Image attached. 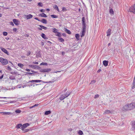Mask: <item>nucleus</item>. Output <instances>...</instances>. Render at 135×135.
<instances>
[{"mask_svg":"<svg viewBox=\"0 0 135 135\" xmlns=\"http://www.w3.org/2000/svg\"><path fill=\"white\" fill-rule=\"evenodd\" d=\"M82 31L81 37H82L84 36L85 30L86 28V25L85 23V20L84 17H83L82 20Z\"/></svg>","mask_w":135,"mask_h":135,"instance_id":"obj_1","label":"nucleus"},{"mask_svg":"<svg viewBox=\"0 0 135 135\" xmlns=\"http://www.w3.org/2000/svg\"><path fill=\"white\" fill-rule=\"evenodd\" d=\"M56 80H54V81H50L49 82H45V81H42V80H31V81H32L31 82H32V83H38V82H42V83H51L54 82V81H55Z\"/></svg>","mask_w":135,"mask_h":135,"instance_id":"obj_2","label":"nucleus"},{"mask_svg":"<svg viewBox=\"0 0 135 135\" xmlns=\"http://www.w3.org/2000/svg\"><path fill=\"white\" fill-rule=\"evenodd\" d=\"M0 62L3 65H6L8 63L7 60L2 57H0Z\"/></svg>","mask_w":135,"mask_h":135,"instance_id":"obj_3","label":"nucleus"},{"mask_svg":"<svg viewBox=\"0 0 135 135\" xmlns=\"http://www.w3.org/2000/svg\"><path fill=\"white\" fill-rule=\"evenodd\" d=\"M130 106L129 104H127L123 107L122 109L123 111L131 110V109Z\"/></svg>","mask_w":135,"mask_h":135,"instance_id":"obj_4","label":"nucleus"},{"mask_svg":"<svg viewBox=\"0 0 135 135\" xmlns=\"http://www.w3.org/2000/svg\"><path fill=\"white\" fill-rule=\"evenodd\" d=\"M31 80H30L26 84H25L23 85H22V87L23 88L27 86L31 87L32 86L31 83H32L31 82Z\"/></svg>","mask_w":135,"mask_h":135,"instance_id":"obj_5","label":"nucleus"},{"mask_svg":"<svg viewBox=\"0 0 135 135\" xmlns=\"http://www.w3.org/2000/svg\"><path fill=\"white\" fill-rule=\"evenodd\" d=\"M29 66L34 69H37L40 70L41 69V67L36 65H29Z\"/></svg>","mask_w":135,"mask_h":135,"instance_id":"obj_6","label":"nucleus"},{"mask_svg":"<svg viewBox=\"0 0 135 135\" xmlns=\"http://www.w3.org/2000/svg\"><path fill=\"white\" fill-rule=\"evenodd\" d=\"M51 69H41L40 71L41 73L48 72L51 71Z\"/></svg>","mask_w":135,"mask_h":135,"instance_id":"obj_7","label":"nucleus"},{"mask_svg":"<svg viewBox=\"0 0 135 135\" xmlns=\"http://www.w3.org/2000/svg\"><path fill=\"white\" fill-rule=\"evenodd\" d=\"M30 125V124L28 123H25L22 125V126L21 127V128L22 131H23L25 128Z\"/></svg>","mask_w":135,"mask_h":135,"instance_id":"obj_8","label":"nucleus"},{"mask_svg":"<svg viewBox=\"0 0 135 135\" xmlns=\"http://www.w3.org/2000/svg\"><path fill=\"white\" fill-rule=\"evenodd\" d=\"M0 49L3 52H4L6 54L8 55H9V53L6 49L2 47H1Z\"/></svg>","mask_w":135,"mask_h":135,"instance_id":"obj_9","label":"nucleus"},{"mask_svg":"<svg viewBox=\"0 0 135 135\" xmlns=\"http://www.w3.org/2000/svg\"><path fill=\"white\" fill-rule=\"evenodd\" d=\"M13 21L14 23L16 26H18L20 24L19 21L16 19H13Z\"/></svg>","mask_w":135,"mask_h":135,"instance_id":"obj_10","label":"nucleus"},{"mask_svg":"<svg viewBox=\"0 0 135 135\" xmlns=\"http://www.w3.org/2000/svg\"><path fill=\"white\" fill-rule=\"evenodd\" d=\"M39 26L40 27H38V29L42 31V29H43L45 30H47V28L43 26L42 25H40Z\"/></svg>","mask_w":135,"mask_h":135,"instance_id":"obj_11","label":"nucleus"},{"mask_svg":"<svg viewBox=\"0 0 135 135\" xmlns=\"http://www.w3.org/2000/svg\"><path fill=\"white\" fill-rule=\"evenodd\" d=\"M112 31V30L110 28H109L107 32V36H109L111 34V32Z\"/></svg>","mask_w":135,"mask_h":135,"instance_id":"obj_12","label":"nucleus"},{"mask_svg":"<svg viewBox=\"0 0 135 135\" xmlns=\"http://www.w3.org/2000/svg\"><path fill=\"white\" fill-rule=\"evenodd\" d=\"M129 104L130 105V107H131V109H132L135 108V102H133L130 103Z\"/></svg>","mask_w":135,"mask_h":135,"instance_id":"obj_13","label":"nucleus"},{"mask_svg":"<svg viewBox=\"0 0 135 135\" xmlns=\"http://www.w3.org/2000/svg\"><path fill=\"white\" fill-rule=\"evenodd\" d=\"M25 16L26 17V19L28 20L32 18L33 17V15L30 14L28 15H25Z\"/></svg>","mask_w":135,"mask_h":135,"instance_id":"obj_14","label":"nucleus"},{"mask_svg":"<svg viewBox=\"0 0 135 135\" xmlns=\"http://www.w3.org/2000/svg\"><path fill=\"white\" fill-rule=\"evenodd\" d=\"M108 61L107 60H104L103 61V64L105 66H107L108 64Z\"/></svg>","mask_w":135,"mask_h":135,"instance_id":"obj_15","label":"nucleus"},{"mask_svg":"<svg viewBox=\"0 0 135 135\" xmlns=\"http://www.w3.org/2000/svg\"><path fill=\"white\" fill-rule=\"evenodd\" d=\"M40 22L43 23L45 24H46L47 23V20L45 19H42L41 20H40Z\"/></svg>","mask_w":135,"mask_h":135,"instance_id":"obj_16","label":"nucleus"},{"mask_svg":"<svg viewBox=\"0 0 135 135\" xmlns=\"http://www.w3.org/2000/svg\"><path fill=\"white\" fill-rule=\"evenodd\" d=\"M41 36L44 39L47 40L48 39V37H46L44 33H42L41 35Z\"/></svg>","mask_w":135,"mask_h":135,"instance_id":"obj_17","label":"nucleus"},{"mask_svg":"<svg viewBox=\"0 0 135 135\" xmlns=\"http://www.w3.org/2000/svg\"><path fill=\"white\" fill-rule=\"evenodd\" d=\"M1 113H3V115H8L11 114V112H0Z\"/></svg>","mask_w":135,"mask_h":135,"instance_id":"obj_18","label":"nucleus"},{"mask_svg":"<svg viewBox=\"0 0 135 135\" xmlns=\"http://www.w3.org/2000/svg\"><path fill=\"white\" fill-rule=\"evenodd\" d=\"M66 98L64 94H62L60 96L59 99L61 100H62Z\"/></svg>","mask_w":135,"mask_h":135,"instance_id":"obj_19","label":"nucleus"},{"mask_svg":"<svg viewBox=\"0 0 135 135\" xmlns=\"http://www.w3.org/2000/svg\"><path fill=\"white\" fill-rule=\"evenodd\" d=\"M70 92L68 91H67L65 94H64V95H65V96L66 98L68 97L70 94Z\"/></svg>","mask_w":135,"mask_h":135,"instance_id":"obj_20","label":"nucleus"},{"mask_svg":"<svg viewBox=\"0 0 135 135\" xmlns=\"http://www.w3.org/2000/svg\"><path fill=\"white\" fill-rule=\"evenodd\" d=\"M53 7L54 9L57 10L58 12H59V11L58 7L56 5L54 4L53 6Z\"/></svg>","mask_w":135,"mask_h":135,"instance_id":"obj_21","label":"nucleus"},{"mask_svg":"<svg viewBox=\"0 0 135 135\" xmlns=\"http://www.w3.org/2000/svg\"><path fill=\"white\" fill-rule=\"evenodd\" d=\"M132 129L135 130V121L132 122Z\"/></svg>","mask_w":135,"mask_h":135,"instance_id":"obj_22","label":"nucleus"},{"mask_svg":"<svg viewBox=\"0 0 135 135\" xmlns=\"http://www.w3.org/2000/svg\"><path fill=\"white\" fill-rule=\"evenodd\" d=\"M36 55L37 57H41V55L40 51H38L36 53Z\"/></svg>","mask_w":135,"mask_h":135,"instance_id":"obj_23","label":"nucleus"},{"mask_svg":"<svg viewBox=\"0 0 135 135\" xmlns=\"http://www.w3.org/2000/svg\"><path fill=\"white\" fill-rule=\"evenodd\" d=\"M58 40L60 42H63L64 41V40L61 37H59Z\"/></svg>","mask_w":135,"mask_h":135,"instance_id":"obj_24","label":"nucleus"},{"mask_svg":"<svg viewBox=\"0 0 135 135\" xmlns=\"http://www.w3.org/2000/svg\"><path fill=\"white\" fill-rule=\"evenodd\" d=\"M64 30L65 31L66 33L68 34H71V31L70 30H68L66 28H65Z\"/></svg>","mask_w":135,"mask_h":135,"instance_id":"obj_25","label":"nucleus"},{"mask_svg":"<svg viewBox=\"0 0 135 135\" xmlns=\"http://www.w3.org/2000/svg\"><path fill=\"white\" fill-rule=\"evenodd\" d=\"M51 113V111L50 110L46 111L45 113V115H48L50 114Z\"/></svg>","mask_w":135,"mask_h":135,"instance_id":"obj_26","label":"nucleus"},{"mask_svg":"<svg viewBox=\"0 0 135 135\" xmlns=\"http://www.w3.org/2000/svg\"><path fill=\"white\" fill-rule=\"evenodd\" d=\"M75 37L78 41L79 40V37H80V35L78 33L76 34L75 35Z\"/></svg>","mask_w":135,"mask_h":135,"instance_id":"obj_27","label":"nucleus"},{"mask_svg":"<svg viewBox=\"0 0 135 135\" xmlns=\"http://www.w3.org/2000/svg\"><path fill=\"white\" fill-rule=\"evenodd\" d=\"M9 78L11 80H15V76L13 75H10Z\"/></svg>","mask_w":135,"mask_h":135,"instance_id":"obj_28","label":"nucleus"},{"mask_svg":"<svg viewBox=\"0 0 135 135\" xmlns=\"http://www.w3.org/2000/svg\"><path fill=\"white\" fill-rule=\"evenodd\" d=\"M22 126V124L21 123H20L18 124L16 126V128H20Z\"/></svg>","mask_w":135,"mask_h":135,"instance_id":"obj_29","label":"nucleus"},{"mask_svg":"<svg viewBox=\"0 0 135 135\" xmlns=\"http://www.w3.org/2000/svg\"><path fill=\"white\" fill-rule=\"evenodd\" d=\"M109 13L111 15H113L114 14V12L112 8H110L109 10Z\"/></svg>","mask_w":135,"mask_h":135,"instance_id":"obj_30","label":"nucleus"},{"mask_svg":"<svg viewBox=\"0 0 135 135\" xmlns=\"http://www.w3.org/2000/svg\"><path fill=\"white\" fill-rule=\"evenodd\" d=\"M52 29L53 30V31H52L54 33H57V31H58V30L57 29H56V28H53Z\"/></svg>","mask_w":135,"mask_h":135,"instance_id":"obj_31","label":"nucleus"},{"mask_svg":"<svg viewBox=\"0 0 135 135\" xmlns=\"http://www.w3.org/2000/svg\"><path fill=\"white\" fill-rule=\"evenodd\" d=\"M26 74H25V75H35V74L33 73H31L30 72H26Z\"/></svg>","mask_w":135,"mask_h":135,"instance_id":"obj_32","label":"nucleus"},{"mask_svg":"<svg viewBox=\"0 0 135 135\" xmlns=\"http://www.w3.org/2000/svg\"><path fill=\"white\" fill-rule=\"evenodd\" d=\"M56 35L59 37H61L62 35V33L61 32H57Z\"/></svg>","mask_w":135,"mask_h":135,"instance_id":"obj_33","label":"nucleus"},{"mask_svg":"<svg viewBox=\"0 0 135 135\" xmlns=\"http://www.w3.org/2000/svg\"><path fill=\"white\" fill-rule=\"evenodd\" d=\"M18 66L21 68H22V67L24 66V65L20 63H19L18 64Z\"/></svg>","mask_w":135,"mask_h":135,"instance_id":"obj_34","label":"nucleus"},{"mask_svg":"<svg viewBox=\"0 0 135 135\" xmlns=\"http://www.w3.org/2000/svg\"><path fill=\"white\" fill-rule=\"evenodd\" d=\"M32 86H33V87L35 86H37L39 85V84H37L36 83H31ZM41 84H40V85Z\"/></svg>","mask_w":135,"mask_h":135,"instance_id":"obj_35","label":"nucleus"},{"mask_svg":"<svg viewBox=\"0 0 135 135\" xmlns=\"http://www.w3.org/2000/svg\"><path fill=\"white\" fill-rule=\"evenodd\" d=\"M78 134H79V135H82L83 134V133L82 132V131H81V130H79V131L78 132Z\"/></svg>","mask_w":135,"mask_h":135,"instance_id":"obj_36","label":"nucleus"},{"mask_svg":"<svg viewBox=\"0 0 135 135\" xmlns=\"http://www.w3.org/2000/svg\"><path fill=\"white\" fill-rule=\"evenodd\" d=\"M50 16L52 18H56L58 17L57 16L54 15H51Z\"/></svg>","mask_w":135,"mask_h":135,"instance_id":"obj_37","label":"nucleus"},{"mask_svg":"<svg viewBox=\"0 0 135 135\" xmlns=\"http://www.w3.org/2000/svg\"><path fill=\"white\" fill-rule=\"evenodd\" d=\"M37 5L39 7H43V5L42 4V3L41 2H39L38 3Z\"/></svg>","mask_w":135,"mask_h":135,"instance_id":"obj_38","label":"nucleus"},{"mask_svg":"<svg viewBox=\"0 0 135 135\" xmlns=\"http://www.w3.org/2000/svg\"><path fill=\"white\" fill-rule=\"evenodd\" d=\"M104 113H105L107 114H108L110 113H111L110 110H105V111Z\"/></svg>","mask_w":135,"mask_h":135,"instance_id":"obj_39","label":"nucleus"},{"mask_svg":"<svg viewBox=\"0 0 135 135\" xmlns=\"http://www.w3.org/2000/svg\"><path fill=\"white\" fill-rule=\"evenodd\" d=\"M40 65H45L47 66V64L46 62H42L40 64Z\"/></svg>","mask_w":135,"mask_h":135,"instance_id":"obj_40","label":"nucleus"},{"mask_svg":"<svg viewBox=\"0 0 135 135\" xmlns=\"http://www.w3.org/2000/svg\"><path fill=\"white\" fill-rule=\"evenodd\" d=\"M15 112L16 113H20L21 112V111L20 109H17L15 110Z\"/></svg>","mask_w":135,"mask_h":135,"instance_id":"obj_41","label":"nucleus"},{"mask_svg":"<svg viewBox=\"0 0 135 135\" xmlns=\"http://www.w3.org/2000/svg\"><path fill=\"white\" fill-rule=\"evenodd\" d=\"M67 10V9L65 7H63L62 8V11L63 12H65Z\"/></svg>","mask_w":135,"mask_h":135,"instance_id":"obj_42","label":"nucleus"},{"mask_svg":"<svg viewBox=\"0 0 135 135\" xmlns=\"http://www.w3.org/2000/svg\"><path fill=\"white\" fill-rule=\"evenodd\" d=\"M7 34H8V33H7V32H3V35H4V36H7Z\"/></svg>","mask_w":135,"mask_h":135,"instance_id":"obj_43","label":"nucleus"},{"mask_svg":"<svg viewBox=\"0 0 135 135\" xmlns=\"http://www.w3.org/2000/svg\"><path fill=\"white\" fill-rule=\"evenodd\" d=\"M96 80H93L91 81L90 84H93L95 83L96 82Z\"/></svg>","mask_w":135,"mask_h":135,"instance_id":"obj_44","label":"nucleus"},{"mask_svg":"<svg viewBox=\"0 0 135 135\" xmlns=\"http://www.w3.org/2000/svg\"><path fill=\"white\" fill-rule=\"evenodd\" d=\"M42 17H47V16L46 14L44 13H42Z\"/></svg>","mask_w":135,"mask_h":135,"instance_id":"obj_45","label":"nucleus"},{"mask_svg":"<svg viewBox=\"0 0 135 135\" xmlns=\"http://www.w3.org/2000/svg\"><path fill=\"white\" fill-rule=\"evenodd\" d=\"M30 129H24V130L23 131H24V132L25 133L27 132H28L30 131Z\"/></svg>","mask_w":135,"mask_h":135,"instance_id":"obj_46","label":"nucleus"},{"mask_svg":"<svg viewBox=\"0 0 135 135\" xmlns=\"http://www.w3.org/2000/svg\"><path fill=\"white\" fill-rule=\"evenodd\" d=\"M7 69L9 71H11L12 70L11 68L9 66H8L7 68Z\"/></svg>","mask_w":135,"mask_h":135,"instance_id":"obj_47","label":"nucleus"},{"mask_svg":"<svg viewBox=\"0 0 135 135\" xmlns=\"http://www.w3.org/2000/svg\"><path fill=\"white\" fill-rule=\"evenodd\" d=\"M41 12H44L45 11V10L42 9L39 10Z\"/></svg>","mask_w":135,"mask_h":135,"instance_id":"obj_48","label":"nucleus"},{"mask_svg":"<svg viewBox=\"0 0 135 135\" xmlns=\"http://www.w3.org/2000/svg\"><path fill=\"white\" fill-rule=\"evenodd\" d=\"M10 73L11 74H17V72H13V71L11 72Z\"/></svg>","mask_w":135,"mask_h":135,"instance_id":"obj_49","label":"nucleus"},{"mask_svg":"<svg viewBox=\"0 0 135 135\" xmlns=\"http://www.w3.org/2000/svg\"><path fill=\"white\" fill-rule=\"evenodd\" d=\"M31 54V52L30 51H28L27 54V56H29Z\"/></svg>","mask_w":135,"mask_h":135,"instance_id":"obj_50","label":"nucleus"},{"mask_svg":"<svg viewBox=\"0 0 135 135\" xmlns=\"http://www.w3.org/2000/svg\"><path fill=\"white\" fill-rule=\"evenodd\" d=\"M31 71L33 73H37V74H39L38 73V72L36 71H34V70H31Z\"/></svg>","mask_w":135,"mask_h":135,"instance_id":"obj_51","label":"nucleus"},{"mask_svg":"<svg viewBox=\"0 0 135 135\" xmlns=\"http://www.w3.org/2000/svg\"><path fill=\"white\" fill-rule=\"evenodd\" d=\"M45 42H46V44H47V43H49L50 44H52V42H50V41H47V40Z\"/></svg>","mask_w":135,"mask_h":135,"instance_id":"obj_52","label":"nucleus"},{"mask_svg":"<svg viewBox=\"0 0 135 135\" xmlns=\"http://www.w3.org/2000/svg\"><path fill=\"white\" fill-rule=\"evenodd\" d=\"M22 87V86H21V84L20 85H18L17 86V88H21Z\"/></svg>","mask_w":135,"mask_h":135,"instance_id":"obj_53","label":"nucleus"},{"mask_svg":"<svg viewBox=\"0 0 135 135\" xmlns=\"http://www.w3.org/2000/svg\"><path fill=\"white\" fill-rule=\"evenodd\" d=\"M99 96V95L98 94L96 95H95V97H94V98H98Z\"/></svg>","mask_w":135,"mask_h":135,"instance_id":"obj_54","label":"nucleus"},{"mask_svg":"<svg viewBox=\"0 0 135 135\" xmlns=\"http://www.w3.org/2000/svg\"><path fill=\"white\" fill-rule=\"evenodd\" d=\"M13 23H13V22H12V21H11V22H9V23H10V24L11 25H12V26H14V24H13Z\"/></svg>","mask_w":135,"mask_h":135,"instance_id":"obj_55","label":"nucleus"},{"mask_svg":"<svg viewBox=\"0 0 135 135\" xmlns=\"http://www.w3.org/2000/svg\"><path fill=\"white\" fill-rule=\"evenodd\" d=\"M62 35L63 36L65 37H66V34L65 33H63L62 34Z\"/></svg>","mask_w":135,"mask_h":135,"instance_id":"obj_56","label":"nucleus"},{"mask_svg":"<svg viewBox=\"0 0 135 135\" xmlns=\"http://www.w3.org/2000/svg\"><path fill=\"white\" fill-rule=\"evenodd\" d=\"M34 18L36 20H38V21H40V20L37 17H35Z\"/></svg>","mask_w":135,"mask_h":135,"instance_id":"obj_57","label":"nucleus"},{"mask_svg":"<svg viewBox=\"0 0 135 135\" xmlns=\"http://www.w3.org/2000/svg\"><path fill=\"white\" fill-rule=\"evenodd\" d=\"M25 70L27 72H30V69H25Z\"/></svg>","mask_w":135,"mask_h":135,"instance_id":"obj_58","label":"nucleus"},{"mask_svg":"<svg viewBox=\"0 0 135 135\" xmlns=\"http://www.w3.org/2000/svg\"><path fill=\"white\" fill-rule=\"evenodd\" d=\"M17 31V28H14L13 29V31L14 32H16Z\"/></svg>","mask_w":135,"mask_h":135,"instance_id":"obj_59","label":"nucleus"},{"mask_svg":"<svg viewBox=\"0 0 135 135\" xmlns=\"http://www.w3.org/2000/svg\"><path fill=\"white\" fill-rule=\"evenodd\" d=\"M102 70L101 69H99L97 71V73H99Z\"/></svg>","mask_w":135,"mask_h":135,"instance_id":"obj_60","label":"nucleus"},{"mask_svg":"<svg viewBox=\"0 0 135 135\" xmlns=\"http://www.w3.org/2000/svg\"><path fill=\"white\" fill-rule=\"evenodd\" d=\"M3 74L1 76H0V79H2L3 77Z\"/></svg>","mask_w":135,"mask_h":135,"instance_id":"obj_61","label":"nucleus"},{"mask_svg":"<svg viewBox=\"0 0 135 135\" xmlns=\"http://www.w3.org/2000/svg\"><path fill=\"white\" fill-rule=\"evenodd\" d=\"M33 64H38V62H33Z\"/></svg>","mask_w":135,"mask_h":135,"instance_id":"obj_62","label":"nucleus"},{"mask_svg":"<svg viewBox=\"0 0 135 135\" xmlns=\"http://www.w3.org/2000/svg\"><path fill=\"white\" fill-rule=\"evenodd\" d=\"M65 52H64L63 51L62 52V55H64L65 54Z\"/></svg>","mask_w":135,"mask_h":135,"instance_id":"obj_63","label":"nucleus"},{"mask_svg":"<svg viewBox=\"0 0 135 135\" xmlns=\"http://www.w3.org/2000/svg\"><path fill=\"white\" fill-rule=\"evenodd\" d=\"M38 104H35L34 105V106L35 107H37L38 105Z\"/></svg>","mask_w":135,"mask_h":135,"instance_id":"obj_64","label":"nucleus"}]
</instances>
